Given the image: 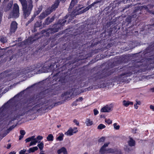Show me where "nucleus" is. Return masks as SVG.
Instances as JSON below:
<instances>
[{
    "instance_id": "nucleus-16",
    "label": "nucleus",
    "mask_w": 154,
    "mask_h": 154,
    "mask_svg": "<svg viewBox=\"0 0 154 154\" xmlns=\"http://www.w3.org/2000/svg\"><path fill=\"white\" fill-rule=\"evenodd\" d=\"M137 131V129L136 128H134L132 129L131 131L132 133L133 134H135L136 133V131Z\"/></svg>"
},
{
    "instance_id": "nucleus-17",
    "label": "nucleus",
    "mask_w": 154,
    "mask_h": 154,
    "mask_svg": "<svg viewBox=\"0 0 154 154\" xmlns=\"http://www.w3.org/2000/svg\"><path fill=\"white\" fill-rule=\"evenodd\" d=\"M20 133L21 135H25L26 134V132L24 130H21L20 131Z\"/></svg>"
},
{
    "instance_id": "nucleus-30",
    "label": "nucleus",
    "mask_w": 154,
    "mask_h": 154,
    "mask_svg": "<svg viewBox=\"0 0 154 154\" xmlns=\"http://www.w3.org/2000/svg\"><path fill=\"white\" fill-rule=\"evenodd\" d=\"M60 125H57V127L58 128H59V127H60Z\"/></svg>"
},
{
    "instance_id": "nucleus-7",
    "label": "nucleus",
    "mask_w": 154,
    "mask_h": 154,
    "mask_svg": "<svg viewBox=\"0 0 154 154\" xmlns=\"http://www.w3.org/2000/svg\"><path fill=\"white\" fill-rule=\"evenodd\" d=\"M77 131L78 130L76 128H71L65 133V134L66 135H72L76 133Z\"/></svg>"
},
{
    "instance_id": "nucleus-13",
    "label": "nucleus",
    "mask_w": 154,
    "mask_h": 154,
    "mask_svg": "<svg viewBox=\"0 0 154 154\" xmlns=\"http://www.w3.org/2000/svg\"><path fill=\"white\" fill-rule=\"evenodd\" d=\"M113 127L115 129L119 130L120 128V126L117 123H114L113 125Z\"/></svg>"
},
{
    "instance_id": "nucleus-11",
    "label": "nucleus",
    "mask_w": 154,
    "mask_h": 154,
    "mask_svg": "<svg viewBox=\"0 0 154 154\" xmlns=\"http://www.w3.org/2000/svg\"><path fill=\"white\" fill-rule=\"evenodd\" d=\"M13 4V1H10L8 5H7L6 8V10H9Z\"/></svg>"
},
{
    "instance_id": "nucleus-14",
    "label": "nucleus",
    "mask_w": 154,
    "mask_h": 154,
    "mask_svg": "<svg viewBox=\"0 0 154 154\" xmlns=\"http://www.w3.org/2000/svg\"><path fill=\"white\" fill-rule=\"evenodd\" d=\"M0 41L1 42L5 43L7 42V39L6 37H2L1 38Z\"/></svg>"
},
{
    "instance_id": "nucleus-32",
    "label": "nucleus",
    "mask_w": 154,
    "mask_h": 154,
    "mask_svg": "<svg viewBox=\"0 0 154 154\" xmlns=\"http://www.w3.org/2000/svg\"><path fill=\"white\" fill-rule=\"evenodd\" d=\"M35 69H33V70H32V69L30 71H32L33 70H35Z\"/></svg>"
},
{
    "instance_id": "nucleus-33",
    "label": "nucleus",
    "mask_w": 154,
    "mask_h": 154,
    "mask_svg": "<svg viewBox=\"0 0 154 154\" xmlns=\"http://www.w3.org/2000/svg\"><path fill=\"white\" fill-rule=\"evenodd\" d=\"M145 8V7H144L143 6V8Z\"/></svg>"
},
{
    "instance_id": "nucleus-8",
    "label": "nucleus",
    "mask_w": 154,
    "mask_h": 154,
    "mask_svg": "<svg viewBox=\"0 0 154 154\" xmlns=\"http://www.w3.org/2000/svg\"><path fill=\"white\" fill-rule=\"evenodd\" d=\"M123 105L126 107L128 106L129 105H133V102L129 101H126L124 100L123 101Z\"/></svg>"
},
{
    "instance_id": "nucleus-19",
    "label": "nucleus",
    "mask_w": 154,
    "mask_h": 154,
    "mask_svg": "<svg viewBox=\"0 0 154 154\" xmlns=\"http://www.w3.org/2000/svg\"><path fill=\"white\" fill-rule=\"evenodd\" d=\"M136 104L137 105H140L141 104V102L140 101H138V100H136Z\"/></svg>"
},
{
    "instance_id": "nucleus-6",
    "label": "nucleus",
    "mask_w": 154,
    "mask_h": 154,
    "mask_svg": "<svg viewBox=\"0 0 154 154\" xmlns=\"http://www.w3.org/2000/svg\"><path fill=\"white\" fill-rule=\"evenodd\" d=\"M17 28V24L15 21H13L11 24L10 32L11 33L15 32Z\"/></svg>"
},
{
    "instance_id": "nucleus-21",
    "label": "nucleus",
    "mask_w": 154,
    "mask_h": 154,
    "mask_svg": "<svg viewBox=\"0 0 154 154\" xmlns=\"http://www.w3.org/2000/svg\"><path fill=\"white\" fill-rule=\"evenodd\" d=\"M73 122L74 123H75V124L77 125H79V122L77 121L76 120H74L73 121Z\"/></svg>"
},
{
    "instance_id": "nucleus-20",
    "label": "nucleus",
    "mask_w": 154,
    "mask_h": 154,
    "mask_svg": "<svg viewBox=\"0 0 154 154\" xmlns=\"http://www.w3.org/2000/svg\"><path fill=\"white\" fill-rule=\"evenodd\" d=\"M150 108L153 111H154V106L152 105H150L149 106Z\"/></svg>"
},
{
    "instance_id": "nucleus-27",
    "label": "nucleus",
    "mask_w": 154,
    "mask_h": 154,
    "mask_svg": "<svg viewBox=\"0 0 154 154\" xmlns=\"http://www.w3.org/2000/svg\"><path fill=\"white\" fill-rule=\"evenodd\" d=\"M66 22V20H63V22L62 23V25H63V24L64 23H65V22Z\"/></svg>"
},
{
    "instance_id": "nucleus-3",
    "label": "nucleus",
    "mask_w": 154,
    "mask_h": 154,
    "mask_svg": "<svg viewBox=\"0 0 154 154\" xmlns=\"http://www.w3.org/2000/svg\"><path fill=\"white\" fill-rule=\"evenodd\" d=\"M19 7L17 4H14L13 11L11 13L10 16L11 17L17 18L19 16Z\"/></svg>"
},
{
    "instance_id": "nucleus-23",
    "label": "nucleus",
    "mask_w": 154,
    "mask_h": 154,
    "mask_svg": "<svg viewBox=\"0 0 154 154\" xmlns=\"http://www.w3.org/2000/svg\"><path fill=\"white\" fill-rule=\"evenodd\" d=\"M11 130V129L10 128H9V129H8L7 130L5 134H8L9 133V132Z\"/></svg>"
},
{
    "instance_id": "nucleus-10",
    "label": "nucleus",
    "mask_w": 154,
    "mask_h": 154,
    "mask_svg": "<svg viewBox=\"0 0 154 154\" xmlns=\"http://www.w3.org/2000/svg\"><path fill=\"white\" fill-rule=\"evenodd\" d=\"M78 0H72V2L70 3L69 7V10L71 9L74 6L75 4L77 3Z\"/></svg>"
},
{
    "instance_id": "nucleus-4",
    "label": "nucleus",
    "mask_w": 154,
    "mask_h": 154,
    "mask_svg": "<svg viewBox=\"0 0 154 154\" xmlns=\"http://www.w3.org/2000/svg\"><path fill=\"white\" fill-rule=\"evenodd\" d=\"M54 65H51L50 66H44V67L41 68V70H39L38 71L37 73H40L42 72H47L49 71H51L54 68L53 66H54Z\"/></svg>"
},
{
    "instance_id": "nucleus-18",
    "label": "nucleus",
    "mask_w": 154,
    "mask_h": 154,
    "mask_svg": "<svg viewBox=\"0 0 154 154\" xmlns=\"http://www.w3.org/2000/svg\"><path fill=\"white\" fill-rule=\"evenodd\" d=\"M99 112L98 110L95 109L94 110V114L95 115H96Z\"/></svg>"
},
{
    "instance_id": "nucleus-1",
    "label": "nucleus",
    "mask_w": 154,
    "mask_h": 154,
    "mask_svg": "<svg viewBox=\"0 0 154 154\" xmlns=\"http://www.w3.org/2000/svg\"><path fill=\"white\" fill-rule=\"evenodd\" d=\"M22 6V9L25 17H27L30 14L33 8L32 0H19Z\"/></svg>"
},
{
    "instance_id": "nucleus-24",
    "label": "nucleus",
    "mask_w": 154,
    "mask_h": 154,
    "mask_svg": "<svg viewBox=\"0 0 154 154\" xmlns=\"http://www.w3.org/2000/svg\"><path fill=\"white\" fill-rule=\"evenodd\" d=\"M134 107L136 109H137L138 108V106L137 104H135L134 105Z\"/></svg>"
},
{
    "instance_id": "nucleus-26",
    "label": "nucleus",
    "mask_w": 154,
    "mask_h": 154,
    "mask_svg": "<svg viewBox=\"0 0 154 154\" xmlns=\"http://www.w3.org/2000/svg\"><path fill=\"white\" fill-rule=\"evenodd\" d=\"M151 90L152 92H154V87L151 89Z\"/></svg>"
},
{
    "instance_id": "nucleus-25",
    "label": "nucleus",
    "mask_w": 154,
    "mask_h": 154,
    "mask_svg": "<svg viewBox=\"0 0 154 154\" xmlns=\"http://www.w3.org/2000/svg\"><path fill=\"white\" fill-rule=\"evenodd\" d=\"M8 104V102L5 105L3 106V107H2V108H4V107L5 106H6Z\"/></svg>"
},
{
    "instance_id": "nucleus-22",
    "label": "nucleus",
    "mask_w": 154,
    "mask_h": 154,
    "mask_svg": "<svg viewBox=\"0 0 154 154\" xmlns=\"http://www.w3.org/2000/svg\"><path fill=\"white\" fill-rule=\"evenodd\" d=\"M83 100V98L82 97H80L78 99H77L76 100V101H82Z\"/></svg>"
},
{
    "instance_id": "nucleus-5",
    "label": "nucleus",
    "mask_w": 154,
    "mask_h": 154,
    "mask_svg": "<svg viewBox=\"0 0 154 154\" xmlns=\"http://www.w3.org/2000/svg\"><path fill=\"white\" fill-rule=\"evenodd\" d=\"M113 106V104L106 105L102 108L100 111L101 112H109L112 110Z\"/></svg>"
},
{
    "instance_id": "nucleus-12",
    "label": "nucleus",
    "mask_w": 154,
    "mask_h": 154,
    "mask_svg": "<svg viewBox=\"0 0 154 154\" xmlns=\"http://www.w3.org/2000/svg\"><path fill=\"white\" fill-rule=\"evenodd\" d=\"M106 127V126L103 124H100L97 127V128L99 129H102Z\"/></svg>"
},
{
    "instance_id": "nucleus-15",
    "label": "nucleus",
    "mask_w": 154,
    "mask_h": 154,
    "mask_svg": "<svg viewBox=\"0 0 154 154\" xmlns=\"http://www.w3.org/2000/svg\"><path fill=\"white\" fill-rule=\"evenodd\" d=\"M105 122L108 124H111L112 122V121L110 119H105Z\"/></svg>"
},
{
    "instance_id": "nucleus-29",
    "label": "nucleus",
    "mask_w": 154,
    "mask_h": 154,
    "mask_svg": "<svg viewBox=\"0 0 154 154\" xmlns=\"http://www.w3.org/2000/svg\"><path fill=\"white\" fill-rule=\"evenodd\" d=\"M37 23H38V22L36 23H35V25L36 26L38 27V26H36V25H37Z\"/></svg>"
},
{
    "instance_id": "nucleus-31",
    "label": "nucleus",
    "mask_w": 154,
    "mask_h": 154,
    "mask_svg": "<svg viewBox=\"0 0 154 154\" xmlns=\"http://www.w3.org/2000/svg\"><path fill=\"white\" fill-rule=\"evenodd\" d=\"M34 107H35V108H36L37 107H38V106H36Z\"/></svg>"
},
{
    "instance_id": "nucleus-9",
    "label": "nucleus",
    "mask_w": 154,
    "mask_h": 154,
    "mask_svg": "<svg viewBox=\"0 0 154 154\" xmlns=\"http://www.w3.org/2000/svg\"><path fill=\"white\" fill-rule=\"evenodd\" d=\"M85 123L87 126H90L93 124V121L91 120L89 118H87L86 119Z\"/></svg>"
},
{
    "instance_id": "nucleus-35",
    "label": "nucleus",
    "mask_w": 154,
    "mask_h": 154,
    "mask_svg": "<svg viewBox=\"0 0 154 154\" xmlns=\"http://www.w3.org/2000/svg\"><path fill=\"white\" fill-rule=\"evenodd\" d=\"M1 0H0V2H1Z\"/></svg>"
},
{
    "instance_id": "nucleus-28",
    "label": "nucleus",
    "mask_w": 154,
    "mask_h": 154,
    "mask_svg": "<svg viewBox=\"0 0 154 154\" xmlns=\"http://www.w3.org/2000/svg\"><path fill=\"white\" fill-rule=\"evenodd\" d=\"M34 19V17H32L31 19V21H32Z\"/></svg>"
},
{
    "instance_id": "nucleus-34",
    "label": "nucleus",
    "mask_w": 154,
    "mask_h": 154,
    "mask_svg": "<svg viewBox=\"0 0 154 154\" xmlns=\"http://www.w3.org/2000/svg\"><path fill=\"white\" fill-rule=\"evenodd\" d=\"M38 109H39V108H37V109H37V110H38Z\"/></svg>"
},
{
    "instance_id": "nucleus-2",
    "label": "nucleus",
    "mask_w": 154,
    "mask_h": 154,
    "mask_svg": "<svg viewBox=\"0 0 154 154\" xmlns=\"http://www.w3.org/2000/svg\"><path fill=\"white\" fill-rule=\"evenodd\" d=\"M57 1L52 6L51 8H49L45 10V11L41 14L40 17L41 19L44 18L48 15L50 14L55 8H57L59 2L61 0H57Z\"/></svg>"
}]
</instances>
